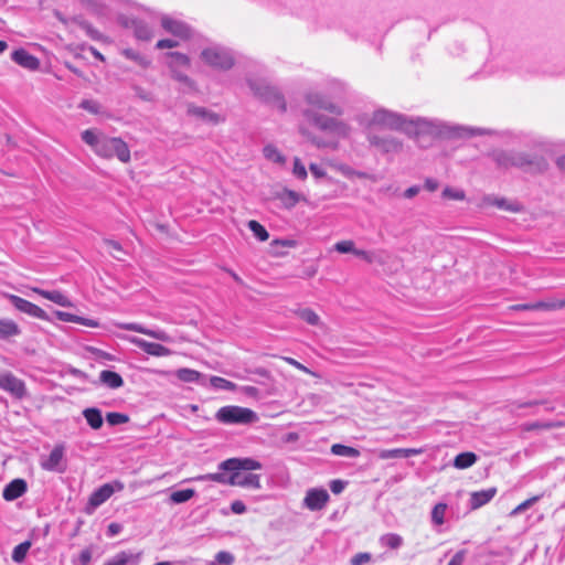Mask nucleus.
Returning a JSON list of instances; mask_svg holds the SVG:
<instances>
[{"mask_svg": "<svg viewBox=\"0 0 565 565\" xmlns=\"http://www.w3.org/2000/svg\"><path fill=\"white\" fill-rule=\"evenodd\" d=\"M305 100L307 107L301 111L303 119L331 139L317 137L303 125L299 126V132L318 148H337L338 140L348 138L351 132L350 124L339 118L343 114L341 105L319 92L307 93Z\"/></svg>", "mask_w": 565, "mask_h": 565, "instance_id": "1", "label": "nucleus"}, {"mask_svg": "<svg viewBox=\"0 0 565 565\" xmlns=\"http://www.w3.org/2000/svg\"><path fill=\"white\" fill-rule=\"evenodd\" d=\"M262 463L253 458H228L218 463V471L200 475L192 478V481H213L233 487L259 489L260 476L252 473L262 469Z\"/></svg>", "mask_w": 565, "mask_h": 565, "instance_id": "2", "label": "nucleus"}, {"mask_svg": "<svg viewBox=\"0 0 565 565\" xmlns=\"http://www.w3.org/2000/svg\"><path fill=\"white\" fill-rule=\"evenodd\" d=\"M82 140L98 157L106 159L116 157L122 163L130 161V149L121 138L108 137L96 129H86L82 132Z\"/></svg>", "mask_w": 565, "mask_h": 565, "instance_id": "3", "label": "nucleus"}, {"mask_svg": "<svg viewBox=\"0 0 565 565\" xmlns=\"http://www.w3.org/2000/svg\"><path fill=\"white\" fill-rule=\"evenodd\" d=\"M247 84L253 94L260 100L276 107L280 113L287 109L286 102L279 89L264 79L248 78Z\"/></svg>", "mask_w": 565, "mask_h": 565, "instance_id": "4", "label": "nucleus"}, {"mask_svg": "<svg viewBox=\"0 0 565 565\" xmlns=\"http://www.w3.org/2000/svg\"><path fill=\"white\" fill-rule=\"evenodd\" d=\"M247 84L253 94L260 100L276 107L280 113L287 109L286 102L279 89L264 79L248 78Z\"/></svg>", "mask_w": 565, "mask_h": 565, "instance_id": "5", "label": "nucleus"}, {"mask_svg": "<svg viewBox=\"0 0 565 565\" xmlns=\"http://www.w3.org/2000/svg\"><path fill=\"white\" fill-rule=\"evenodd\" d=\"M215 418L217 422L226 425H246L258 419L257 414L250 408L234 405L221 407L216 412Z\"/></svg>", "mask_w": 565, "mask_h": 565, "instance_id": "6", "label": "nucleus"}, {"mask_svg": "<svg viewBox=\"0 0 565 565\" xmlns=\"http://www.w3.org/2000/svg\"><path fill=\"white\" fill-rule=\"evenodd\" d=\"M201 60L209 66L227 71L234 65L232 52L220 45H211L201 51Z\"/></svg>", "mask_w": 565, "mask_h": 565, "instance_id": "7", "label": "nucleus"}, {"mask_svg": "<svg viewBox=\"0 0 565 565\" xmlns=\"http://www.w3.org/2000/svg\"><path fill=\"white\" fill-rule=\"evenodd\" d=\"M406 121L387 110H377L373 114L370 126L373 130H404Z\"/></svg>", "mask_w": 565, "mask_h": 565, "instance_id": "8", "label": "nucleus"}, {"mask_svg": "<svg viewBox=\"0 0 565 565\" xmlns=\"http://www.w3.org/2000/svg\"><path fill=\"white\" fill-rule=\"evenodd\" d=\"M0 390L9 393L13 398L19 401L29 396L25 382L10 371L0 372Z\"/></svg>", "mask_w": 565, "mask_h": 565, "instance_id": "9", "label": "nucleus"}, {"mask_svg": "<svg viewBox=\"0 0 565 565\" xmlns=\"http://www.w3.org/2000/svg\"><path fill=\"white\" fill-rule=\"evenodd\" d=\"M510 309L515 311H554L559 309H565V299H547L541 300L530 303H518L510 307Z\"/></svg>", "mask_w": 565, "mask_h": 565, "instance_id": "10", "label": "nucleus"}, {"mask_svg": "<svg viewBox=\"0 0 565 565\" xmlns=\"http://www.w3.org/2000/svg\"><path fill=\"white\" fill-rule=\"evenodd\" d=\"M161 26L164 31L181 40H186L192 35V29L189 24L169 15L161 18Z\"/></svg>", "mask_w": 565, "mask_h": 565, "instance_id": "11", "label": "nucleus"}, {"mask_svg": "<svg viewBox=\"0 0 565 565\" xmlns=\"http://www.w3.org/2000/svg\"><path fill=\"white\" fill-rule=\"evenodd\" d=\"M10 301L17 310H19L30 317L38 318L41 320L49 319L47 313L42 308H40L35 303H33L24 298H21L15 295H11Z\"/></svg>", "mask_w": 565, "mask_h": 565, "instance_id": "12", "label": "nucleus"}, {"mask_svg": "<svg viewBox=\"0 0 565 565\" xmlns=\"http://www.w3.org/2000/svg\"><path fill=\"white\" fill-rule=\"evenodd\" d=\"M329 501V493L326 489H309L303 499V504L310 511H319L323 509Z\"/></svg>", "mask_w": 565, "mask_h": 565, "instance_id": "13", "label": "nucleus"}, {"mask_svg": "<svg viewBox=\"0 0 565 565\" xmlns=\"http://www.w3.org/2000/svg\"><path fill=\"white\" fill-rule=\"evenodd\" d=\"M119 327L122 330L138 332L162 342H172L171 335L161 329H149L137 322L121 323Z\"/></svg>", "mask_w": 565, "mask_h": 565, "instance_id": "14", "label": "nucleus"}, {"mask_svg": "<svg viewBox=\"0 0 565 565\" xmlns=\"http://www.w3.org/2000/svg\"><path fill=\"white\" fill-rule=\"evenodd\" d=\"M129 342L152 356H168L171 350L160 343L148 342L141 338L131 337Z\"/></svg>", "mask_w": 565, "mask_h": 565, "instance_id": "15", "label": "nucleus"}, {"mask_svg": "<svg viewBox=\"0 0 565 565\" xmlns=\"http://www.w3.org/2000/svg\"><path fill=\"white\" fill-rule=\"evenodd\" d=\"M186 113L189 116L195 117V118L200 119L201 121L211 124V125H217V124L224 121V118L221 115H218L205 107L196 106L194 104L188 105Z\"/></svg>", "mask_w": 565, "mask_h": 565, "instance_id": "16", "label": "nucleus"}, {"mask_svg": "<svg viewBox=\"0 0 565 565\" xmlns=\"http://www.w3.org/2000/svg\"><path fill=\"white\" fill-rule=\"evenodd\" d=\"M11 58L18 65L29 71H36L40 67V61L24 49H18L12 52Z\"/></svg>", "mask_w": 565, "mask_h": 565, "instance_id": "17", "label": "nucleus"}, {"mask_svg": "<svg viewBox=\"0 0 565 565\" xmlns=\"http://www.w3.org/2000/svg\"><path fill=\"white\" fill-rule=\"evenodd\" d=\"M28 491V484L24 479H13L3 489L2 497L6 501H14Z\"/></svg>", "mask_w": 565, "mask_h": 565, "instance_id": "18", "label": "nucleus"}, {"mask_svg": "<svg viewBox=\"0 0 565 565\" xmlns=\"http://www.w3.org/2000/svg\"><path fill=\"white\" fill-rule=\"evenodd\" d=\"M486 205L495 206L499 210H503L510 213H519L523 210V206L515 201H509L505 198L487 196L483 199Z\"/></svg>", "mask_w": 565, "mask_h": 565, "instance_id": "19", "label": "nucleus"}, {"mask_svg": "<svg viewBox=\"0 0 565 565\" xmlns=\"http://www.w3.org/2000/svg\"><path fill=\"white\" fill-rule=\"evenodd\" d=\"M140 558V552L121 551L110 557L104 565H138Z\"/></svg>", "mask_w": 565, "mask_h": 565, "instance_id": "20", "label": "nucleus"}, {"mask_svg": "<svg viewBox=\"0 0 565 565\" xmlns=\"http://www.w3.org/2000/svg\"><path fill=\"white\" fill-rule=\"evenodd\" d=\"M115 492V487L111 483H105L96 489L89 497L88 504L96 509L105 503Z\"/></svg>", "mask_w": 565, "mask_h": 565, "instance_id": "21", "label": "nucleus"}, {"mask_svg": "<svg viewBox=\"0 0 565 565\" xmlns=\"http://www.w3.org/2000/svg\"><path fill=\"white\" fill-rule=\"evenodd\" d=\"M497 494V488L491 487L489 489L475 491L470 494V508L477 510L484 504L489 503Z\"/></svg>", "mask_w": 565, "mask_h": 565, "instance_id": "22", "label": "nucleus"}, {"mask_svg": "<svg viewBox=\"0 0 565 565\" xmlns=\"http://www.w3.org/2000/svg\"><path fill=\"white\" fill-rule=\"evenodd\" d=\"M423 454L422 448H396V449H385L379 452V458L383 460L393 459V458H407L411 456H417Z\"/></svg>", "mask_w": 565, "mask_h": 565, "instance_id": "23", "label": "nucleus"}, {"mask_svg": "<svg viewBox=\"0 0 565 565\" xmlns=\"http://www.w3.org/2000/svg\"><path fill=\"white\" fill-rule=\"evenodd\" d=\"M63 456H64L63 446H55L52 449V451L50 452L47 459H45L41 462V467L47 471H57L58 466L63 459Z\"/></svg>", "mask_w": 565, "mask_h": 565, "instance_id": "24", "label": "nucleus"}, {"mask_svg": "<svg viewBox=\"0 0 565 565\" xmlns=\"http://www.w3.org/2000/svg\"><path fill=\"white\" fill-rule=\"evenodd\" d=\"M99 383L108 388L116 390L124 385V380L117 372L103 370L99 373Z\"/></svg>", "mask_w": 565, "mask_h": 565, "instance_id": "25", "label": "nucleus"}, {"mask_svg": "<svg viewBox=\"0 0 565 565\" xmlns=\"http://www.w3.org/2000/svg\"><path fill=\"white\" fill-rule=\"evenodd\" d=\"M371 142L383 152H396L402 149V143L396 139H385L377 136H372Z\"/></svg>", "mask_w": 565, "mask_h": 565, "instance_id": "26", "label": "nucleus"}, {"mask_svg": "<svg viewBox=\"0 0 565 565\" xmlns=\"http://www.w3.org/2000/svg\"><path fill=\"white\" fill-rule=\"evenodd\" d=\"M131 28L134 30V34L138 40L149 41L152 38V29L149 24L140 19L131 20Z\"/></svg>", "mask_w": 565, "mask_h": 565, "instance_id": "27", "label": "nucleus"}, {"mask_svg": "<svg viewBox=\"0 0 565 565\" xmlns=\"http://www.w3.org/2000/svg\"><path fill=\"white\" fill-rule=\"evenodd\" d=\"M82 414L92 429L97 430L103 426L104 419L100 409L88 407Z\"/></svg>", "mask_w": 565, "mask_h": 565, "instance_id": "28", "label": "nucleus"}, {"mask_svg": "<svg viewBox=\"0 0 565 565\" xmlns=\"http://www.w3.org/2000/svg\"><path fill=\"white\" fill-rule=\"evenodd\" d=\"M43 298L51 300L52 302L62 306V307H71L72 302L67 296L58 290H36Z\"/></svg>", "mask_w": 565, "mask_h": 565, "instance_id": "29", "label": "nucleus"}, {"mask_svg": "<svg viewBox=\"0 0 565 565\" xmlns=\"http://www.w3.org/2000/svg\"><path fill=\"white\" fill-rule=\"evenodd\" d=\"M21 333L20 327L11 319H0V339L17 337Z\"/></svg>", "mask_w": 565, "mask_h": 565, "instance_id": "30", "label": "nucleus"}, {"mask_svg": "<svg viewBox=\"0 0 565 565\" xmlns=\"http://www.w3.org/2000/svg\"><path fill=\"white\" fill-rule=\"evenodd\" d=\"M169 58V67L170 70H179L181 67L189 68L190 67V58L188 55L180 52H170L167 54Z\"/></svg>", "mask_w": 565, "mask_h": 565, "instance_id": "31", "label": "nucleus"}, {"mask_svg": "<svg viewBox=\"0 0 565 565\" xmlns=\"http://www.w3.org/2000/svg\"><path fill=\"white\" fill-rule=\"evenodd\" d=\"M175 374H177V377L184 383L203 384V382H202L203 375L195 370L183 367V369H179Z\"/></svg>", "mask_w": 565, "mask_h": 565, "instance_id": "32", "label": "nucleus"}, {"mask_svg": "<svg viewBox=\"0 0 565 565\" xmlns=\"http://www.w3.org/2000/svg\"><path fill=\"white\" fill-rule=\"evenodd\" d=\"M278 199L285 207L291 209L300 201L301 195L294 190L285 189L278 194Z\"/></svg>", "mask_w": 565, "mask_h": 565, "instance_id": "33", "label": "nucleus"}, {"mask_svg": "<svg viewBox=\"0 0 565 565\" xmlns=\"http://www.w3.org/2000/svg\"><path fill=\"white\" fill-rule=\"evenodd\" d=\"M477 461V456L475 452L467 451L461 452L455 457L454 466L457 469H467L471 467Z\"/></svg>", "mask_w": 565, "mask_h": 565, "instance_id": "34", "label": "nucleus"}, {"mask_svg": "<svg viewBox=\"0 0 565 565\" xmlns=\"http://www.w3.org/2000/svg\"><path fill=\"white\" fill-rule=\"evenodd\" d=\"M264 157L275 163L285 164L286 157L274 145H266L263 149Z\"/></svg>", "mask_w": 565, "mask_h": 565, "instance_id": "35", "label": "nucleus"}, {"mask_svg": "<svg viewBox=\"0 0 565 565\" xmlns=\"http://www.w3.org/2000/svg\"><path fill=\"white\" fill-rule=\"evenodd\" d=\"M561 427H565V423L564 422H547V423L534 422V423L524 424V425L521 426L523 431H532V430H537V429L561 428Z\"/></svg>", "mask_w": 565, "mask_h": 565, "instance_id": "36", "label": "nucleus"}, {"mask_svg": "<svg viewBox=\"0 0 565 565\" xmlns=\"http://www.w3.org/2000/svg\"><path fill=\"white\" fill-rule=\"evenodd\" d=\"M31 545L32 543L30 541H24L18 544L12 551V561L18 564L23 563L25 561L29 550L31 548Z\"/></svg>", "mask_w": 565, "mask_h": 565, "instance_id": "37", "label": "nucleus"}, {"mask_svg": "<svg viewBox=\"0 0 565 565\" xmlns=\"http://www.w3.org/2000/svg\"><path fill=\"white\" fill-rule=\"evenodd\" d=\"M172 78L181 83L188 92L196 90V85L192 78H190L185 73L179 70H172Z\"/></svg>", "mask_w": 565, "mask_h": 565, "instance_id": "38", "label": "nucleus"}, {"mask_svg": "<svg viewBox=\"0 0 565 565\" xmlns=\"http://www.w3.org/2000/svg\"><path fill=\"white\" fill-rule=\"evenodd\" d=\"M195 495V491L193 489H183L174 491L170 494V500L172 503L180 504L189 501Z\"/></svg>", "mask_w": 565, "mask_h": 565, "instance_id": "39", "label": "nucleus"}, {"mask_svg": "<svg viewBox=\"0 0 565 565\" xmlns=\"http://www.w3.org/2000/svg\"><path fill=\"white\" fill-rule=\"evenodd\" d=\"M248 228L252 231L254 236L260 242H265L268 239L269 234L267 230L257 221L252 220L247 224Z\"/></svg>", "mask_w": 565, "mask_h": 565, "instance_id": "40", "label": "nucleus"}, {"mask_svg": "<svg viewBox=\"0 0 565 565\" xmlns=\"http://www.w3.org/2000/svg\"><path fill=\"white\" fill-rule=\"evenodd\" d=\"M210 384L213 388L222 391H233L236 387L235 383L221 376H211Z\"/></svg>", "mask_w": 565, "mask_h": 565, "instance_id": "41", "label": "nucleus"}, {"mask_svg": "<svg viewBox=\"0 0 565 565\" xmlns=\"http://www.w3.org/2000/svg\"><path fill=\"white\" fill-rule=\"evenodd\" d=\"M495 161L498 162L499 166L504 168L513 166H523V161L521 160V158H513L503 152L495 154Z\"/></svg>", "mask_w": 565, "mask_h": 565, "instance_id": "42", "label": "nucleus"}, {"mask_svg": "<svg viewBox=\"0 0 565 565\" xmlns=\"http://www.w3.org/2000/svg\"><path fill=\"white\" fill-rule=\"evenodd\" d=\"M56 315L60 320L65 321V322H78V323H82V324L88 326V327L96 326V323H94L93 321L81 318V317L70 313V312L57 311Z\"/></svg>", "mask_w": 565, "mask_h": 565, "instance_id": "43", "label": "nucleus"}, {"mask_svg": "<svg viewBox=\"0 0 565 565\" xmlns=\"http://www.w3.org/2000/svg\"><path fill=\"white\" fill-rule=\"evenodd\" d=\"M297 316L306 321L310 326H317L319 323V316L310 308H301L297 311Z\"/></svg>", "mask_w": 565, "mask_h": 565, "instance_id": "44", "label": "nucleus"}, {"mask_svg": "<svg viewBox=\"0 0 565 565\" xmlns=\"http://www.w3.org/2000/svg\"><path fill=\"white\" fill-rule=\"evenodd\" d=\"M447 510L446 503H437L431 511V520L435 524L441 525L445 522V514Z\"/></svg>", "mask_w": 565, "mask_h": 565, "instance_id": "45", "label": "nucleus"}, {"mask_svg": "<svg viewBox=\"0 0 565 565\" xmlns=\"http://www.w3.org/2000/svg\"><path fill=\"white\" fill-rule=\"evenodd\" d=\"M235 561V557L232 553L226 551L218 552L214 561L210 563V565H232Z\"/></svg>", "mask_w": 565, "mask_h": 565, "instance_id": "46", "label": "nucleus"}, {"mask_svg": "<svg viewBox=\"0 0 565 565\" xmlns=\"http://www.w3.org/2000/svg\"><path fill=\"white\" fill-rule=\"evenodd\" d=\"M106 420L110 426H117L128 423L129 417L122 413L111 412L107 413Z\"/></svg>", "mask_w": 565, "mask_h": 565, "instance_id": "47", "label": "nucleus"}, {"mask_svg": "<svg viewBox=\"0 0 565 565\" xmlns=\"http://www.w3.org/2000/svg\"><path fill=\"white\" fill-rule=\"evenodd\" d=\"M104 244H105L107 250L111 254V256L114 258H116L118 260L122 259L120 254H124V250H122L121 245L118 242L111 241V239H105Z\"/></svg>", "mask_w": 565, "mask_h": 565, "instance_id": "48", "label": "nucleus"}, {"mask_svg": "<svg viewBox=\"0 0 565 565\" xmlns=\"http://www.w3.org/2000/svg\"><path fill=\"white\" fill-rule=\"evenodd\" d=\"M328 164L335 170L337 172L341 173L342 175L347 178H351L353 175V170L350 166L338 162V161H329Z\"/></svg>", "mask_w": 565, "mask_h": 565, "instance_id": "49", "label": "nucleus"}, {"mask_svg": "<svg viewBox=\"0 0 565 565\" xmlns=\"http://www.w3.org/2000/svg\"><path fill=\"white\" fill-rule=\"evenodd\" d=\"M292 173L299 180H305L308 175L306 167L297 157L294 159Z\"/></svg>", "mask_w": 565, "mask_h": 565, "instance_id": "50", "label": "nucleus"}, {"mask_svg": "<svg viewBox=\"0 0 565 565\" xmlns=\"http://www.w3.org/2000/svg\"><path fill=\"white\" fill-rule=\"evenodd\" d=\"M124 55L129 58V60H132L135 62H137L140 66L142 67H148L149 64H150V61L147 60L145 56L140 55L139 53L132 51V50H126L124 52Z\"/></svg>", "mask_w": 565, "mask_h": 565, "instance_id": "51", "label": "nucleus"}, {"mask_svg": "<svg viewBox=\"0 0 565 565\" xmlns=\"http://www.w3.org/2000/svg\"><path fill=\"white\" fill-rule=\"evenodd\" d=\"M331 452L335 456L353 457V447L334 444L331 447Z\"/></svg>", "mask_w": 565, "mask_h": 565, "instance_id": "52", "label": "nucleus"}, {"mask_svg": "<svg viewBox=\"0 0 565 565\" xmlns=\"http://www.w3.org/2000/svg\"><path fill=\"white\" fill-rule=\"evenodd\" d=\"M382 541L384 542V544L392 548V550H395V548H398L401 545H402V537L397 534H387L385 535Z\"/></svg>", "mask_w": 565, "mask_h": 565, "instance_id": "53", "label": "nucleus"}, {"mask_svg": "<svg viewBox=\"0 0 565 565\" xmlns=\"http://www.w3.org/2000/svg\"><path fill=\"white\" fill-rule=\"evenodd\" d=\"M359 387H360V390L355 391V395H359V396L364 397L366 399L375 397L376 394L374 393L373 386L360 383Z\"/></svg>", "mask_w": 565, "mask_h": 565, "instance_id": "54", "label": "nucleus"}, {"mask_svg": "<svg viewBox=\"0 0 565 565\" xmlns=\"http://www.w3.org/2000/svg\"><path fill=\"white\" fill-rule=\"evenodd\" d=\"M443 196L449 200H458L461 201L465 199V192L461 190H454L450 188H446L443 191Z\"/></svg>", "mask_w": 565, "mask_h": 565, "instance_id": "55", "label": "nucleus"}, {"mask_svg": "<svg viewBox=\"0 0 565 565\" xmlns=\"http://www.w3.org/2000/svg\"><path fill=\"white\" fill-rule=\"evenodd\" d=\"M348 484H349V481L335 479L330 482L329 487H330V490L332 491V493L340 494L345 489V487Z\"/></svg>", "mask_w": 565, "mask_h": 565, "instance_id": "56", "label": "nucleus"}, {"mask_svg": "<svg viewBox=\"0 0 565 565\" xmlns=\"http://www.w3.org/2000/svg\"><path fill=\"white\" fill-rule=\"evenodd\" d=\"M79 107L82 109H85L92 114H97L99 111V105L94 102V100H90V99H84L82 100V103L79 104Z\"/></svg>", "mask_w": 565, "mask_h": 565, "instance_id": "57", "label": "nucleus"}, {"mask_svg": "<svg viewBox=\"0 0 565 565\" xmlns=\"http://www.w3.org/2000/svg\"><path fill=\"white\" fill-rule=\"evenodd\" d=\"M334 249L339 253H351L353 252V241H343L334 245Z\"/></svg>", "mask_w": 565, "mask_h": 565, "instance_id": "58", "label": "nucleus"}, {"mask_svg": "<svg viewBox=\"0 0 565 565\" xmlns=\"http://www.w3.org/2000/svg\"><path fill=\"white\" fill-rule=\"evenodd\" d=\"M178 45H179V42L173 39H162L157 42L156 47L158 50H163V49L177 47Z\"/></svg>", "mask_w": 565, "mask_h": 565, "instance_id": "59", "label": "nucleus"}, {"mask_svg": "<svg viewBox=\"0 0 565 565\" xmlns=\"http://www.w3.org/2000/svg\"><path fill=\"white\" fill-rule=\"evenodd\" d=\"M122 531V525L116 522L110 523L107 526L106 535L108 537H114L118 535Z\"/></svg>", "mask_w": 565, "mask_h": 565, "instance_id": "60", "label": "nucleus"}, {"mask_svg": "<svg viewBox=\"0 0 565 565\" xmlns=\"http://www.w3.org/2000/svg\"><path fill=\"white\" fill-rule=\"evenodd\" d=\"M231 510L235 514H243L246 512V505L241 500H235L231 503Z\"/></svg>", "mask_w": 565, "mask_h": 565, "instance_id": "61", "label": "nucleus"}, {"mask_svg": "<svg viewBox=\"0 0 565 565\" xmlns=\"http://www.w3.org/2000/svg\"><path fill=\"white\" fill-rule=\"evenodd\" d=\"M309 170L311 172V174L316 178V179H321L323 177H326V171L323 170L322 167H320L319 164L317 163H310L309 166Z\"/></svg>", "mask_w": 565, "mask_h": 565, "instance_id": "62", "label": "nucleus"}, {"mask_svg": "<svg viewBox=\"0 0 565 565\" xmlns=\"http://www.w3.org/2000/svg\"><path fill=\"white\" fill-rule=\"evenodd\" d=\"M92 561V551L89 548L83 550L78 555V562L81 565H88Z\"/></svg>", "mask_w": 565, "mask_h": 565, "instance_id": "63", "label": "nucleus"}, {"mask_svg": "<svg viewBox=\"0 0 565 565\" xmlns=\"http://www.w3.org/2000/svg\"><path fill=\"white\" fill-rule=\"evenodd\" d=\"M466 552L463 550L458 551L447 565H462L465 561Z\"/></svg>", "mask_w": 565, "mask_h": 565, "instance_id": "64", "label": "nucleus"}]
</instances>
